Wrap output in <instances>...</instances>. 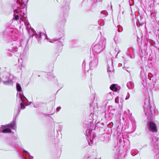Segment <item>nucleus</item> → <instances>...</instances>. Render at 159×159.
<instances>
[{"instance_id":"25","label":"nucleus","mask_w":159,"mask_h":159,"mask_svg":"<svg viewBox=\"0 0 159 159\" xmlns=\"http://www.w3.org/2000/svg\"><path fill=\"white\" fill-rule=\"evenodd\" d=\"M115 102H116V99H115Z\"/></svg>"},{"instance_id":"6","label":"nucleus","mask_w":159,"mask_h":159,"mask_svg":"<svg viewBox=\"0 0 159 159\" xmlns=\"http://www.w3.org/2000/svg\"><path fill=\"white\" fill-rule=\"evenodd\" d=\"M18 146L19 148H17L16 151L19 157L22 159H33V157L31 156L28 151L22 148L20 149V146L19 145ZM21 148H22L21 147Z\"/></svg>"},{"instance_id":"23","label":"nucleus","mask_w":159,"mask_h":159,"mask_svg":"<svg viewBox=\"0 0 159 159\" xmlns=\"http://www.w3.org/2000/svg\"><path fill=\"white\" fill-rule=\"evenodd\" d=\"M53 114V113H52V114H49V115H52V114Z\"/></svg>"},{"instance_id":"3","label":"nucleus","mask_w":159,"mask_h":159,"mask_svg":"<svg viewBox=\"0 0 159 159\" xmlns=\"http://www.w3.org/2000/svg\"><path fill=\"white\" fill-rule=\"evenodd\" d=\"M31 30L32 32V34H30V31L28 30V33L29 35V38L27 41V43L28 42L30 38L33 37L34 36H35V37L37 39L39 43H40L41 42L42 36H44L45 39H47L48 41L51 43H53V42H52L50 39L48 38L46 34H44V33L41 32H39L37 34L33 28L31 29Z\"/></svg>"},{"instance_id":"1","label":"nucleus","mask_w":159,"mask_h":159,"mask_svg":"<svg viewBox=\"0 0 159 159\" xmlns=\"http://www.w3.org/2000/svg\"><path fill=\"white\" fill-rule=\"evenodd\" d=\"M13 32L12 29L8 27L4 31L0 33V36H2L4 40L10 42V45L11 46L7 50V55L10 57L12 56L11 52L14 53L17 52L18 47L20 45V40L17 36L12 34Z\"/></svg>"},{"instance_id":"18","label":"nucleus","mask_w":159,"mask_h":159,"mask_svg":"<svg viewBox=\"0 0 159 159\" xmlns=\"http://www.w3.org/2000/svg\"><path fill=\"white\" fill-rule=\"evenodd\" d=\"M61 109V107L59 106L57 107L56 108V111L57 112H58Z\"/></svg>"},{"instance_id":"5","label":"nucleus","mask_w":159,"mask_h":159,"mask_svg":"<svg viewBox=\"0 0 159 159\" xmlns=\"http://www.w3.org/2000/svg\"><path fill=\"white\" fill-rule=\"evenodd\" d=\"M16 126V120H13L10 123L6 125H2L1 126V128H3L8 130L7 132L5 133H12L11 138L13 139H17L18 138L16 134L12 132L11 129H14Z\"/></svg>"},{"instance_id":"19","label":"nucleus","mask_w":159,"mask_h":159,"mask_svg":"<svg viewBox=\"0 0 159 159\" xmlns=\"http://www.w3.org/2000/svg\"><path fill=\"white\" fill-rule=\"evenodd\" d=\"M21 2H20V3H21L22 4V6H24V7H25V5L24 4V1L23 0H21Z\"/></svg>"},{"instance_id":"26","label":"nucleus","mask_w":159,"mask_h":159,"mask_svg":"<svg viewBox=\"0 0 159 159\" xmlns=\"http://www.w3.org/2000/svg\"><path fill=\"white\" fill-rule=\"evenodd\" d=\"M26 29H27V26L26 27Z\"/></svg>"},{"instance_id":"2","label":"nucleus","mask_w":159,"mask_h":159,"mask_svg":"<svg viewBox=\"0 0 159 159\" xmlns=\"http://www.w3.org/2000/svg\"><path fill=\"white\" fill-rule=\"evenodd\" d=\"M17 98V99L16 100V103L15 106L14 113L13 119V120H16L17 117L20 113V110L24 109L25 108L26 105L25 104L27 102H21V99L20 97Z\"/></svg>"},{"instance_id":"8","label":"nucleus","mask_w":159,"mask_h":159,"mask_svg":"<svg viewBox=\"0 0 159 159\" xmlns=\"http://www.w3.org/2000/svg\"><path fill=\"white\" fill-rule=\"evenodd\" d=\"M13 76L9 73H5L2 78V81L3 83L5 85H10L13 84L12 79Z\"/></svg>"},{"instance_id":"13","label":"nucleus","mask_w":159,"mask_h":159,"mask_svg":"<svg viewBox=\"0 0 159 159\" xmlns=\"http://www.w3.org/2000/svg\"><path fill=\"white\" fill-rule=\"evenodd\" d=\"M46 76L50 80H52L53 78L55 79V76L52 73H48L47 74Z\"/></svg>"},{"instance_id":"24","label":"nucleus","mask_w":159,"mask_h":159,"mask_svg":"<svg viewBox=\"0 0 159 159\" xmlns=\"http://www.w3.org/2000/svg\"><path fill=\"white\" fill-rule=\"evenodd\" d=\"M28 24L29 25H30V23L29 22H28Z\"/></svg>"},{"instance_id":"22","label":"nucleus","mask_w":159,"mask_h":159,"mask_svg":"<svg viewBox=\"0 0 159 159\" xmlns=\"http://www.w3.org/2000/svg\"><path fill=\"white\" fill-rule=\"evenodd\" d=\"M40 75H38V77H40Z\"/></svg>"},{"instance_id":"12","label":"nucleus","mask_w":159,"mask_h":159,"mask_svg":"<svg viewBox=\"0 0 159 159\" xmlns=\"http://www.w3.org/2000/svg\"><path fill=\"white\" fill-rule=\"evenodd\" d=\"M20 12H19V11H16V12H14L13 14V20H17L19 19V13Z\"/></svg>"},{"instance_id":"16","label":"nucleus","mask_w":159,"mask_h":159,"mask_svg":"<svg viewBox=\"0 0 159 159\" xmlns=\"http://www.w3.org/2000/svg\"><path fill=\"white\" fill-rule=\"evenodd\" d=\"M8 130L6 129H3V128H1L0 127V133H5V132H7Z\"/></svg>"},{"instance_id":"10","label":"nucleus","mask_w":159,"mask_h":159,"mask_svg":"<svg viewBox=\"0 0 159 159\" xmlns=\"http://www.w3.org/2000/svg\"><path fill=\"white\" fill-rule=\"evenodd\" d=\"M149 128L150 130L153 132H157V128L156 124L153 121H150L149 124Z\"/></svg>"},{"instance_id":"7","label":"nucleus","mask_w":159,"mask_h":159,"mask_svg":"<svg viewBox=\"0 0 159 159\" xmlns=\"http://www.w3.org/2000/svg\"><path fill=\"white\" fill-rule=\"evenodd\" d=\"M16 89L17 91L18 92H20L19 93H18V92L17 93L16 100L17 99V98L19 97H20L21 99V102H28V100L25 97V96L23 94V92L22 91V88L21 87L20 84L18 83H16Z\"/></svg>"},{"instance_id":"14","label":"nucleus","mask_w":159,"mask_h":159,"mask_svg":"<svg viewBox=\"0 0 159 159\" xmlns=\"http://www.w3.org/2000/svg\"><path fill=\"white\" fill-rule=\"evenodd\" d=\"M116 84H113L110 87V89L114 92H116L118 90L116 86Z\"/></svg>"},{"instance_id":"17","label":"nucleus","mask_w":159,"mask_h":159,"mask_svg":"<svg viewBox=\"0 0 159 159\" xmlns=\"http://www.w3.org/2000/svg\"><path fill=\"white\" fill-rule=\"evenodd\" d=\"M11 141L10 142V144L15 146V147H17L16 144L14 143V140H10Z\"/></svg>"},{"instance_id":"21","label":"nucleus","mask_w":159,"mask_h":159,"mask_svg":"<svg viewBox=\"0 0 159 159\" xmlns=\"http://www.w3.org/2000/svg\"><path fill=\"white\" fill-rule=\"evenodd\" d=\"M34 107H35V108H36L37 107L36 106H35V105H34Z\"/></svg>"},{"instance_id":"4","label":"nucleus","mask_w":159,"mask_h":159,"mask_svg":"<svg viewBox=\"0 0 159 159\" xmlns=\"http://www.w3.org/2000/svg\"><path fill=\"white\" fill-rule=\"evenodd\" d=\"M64 2L65 4L62 8L60 15V19L63 22L66 21L65 18L68 16L70 10V0H66Z\"/></svg>"},{"instance_id":"9","label":"nucleus","mask_w":159,"mask_h":159,"mask_svg":"<svg viewBox=\"0 0 159 159\" xmlns=\"http://www.w3.org/2000/svg\"><path fill=\"white\" fill-rule=\"evenodd\" d=\"M22 5V4H21L19 0H16V2H14L12 4L11 8L13 10V12L15 13V12L17 11L22 12V8L21 7Z\"/></svg>"},{"instance_id":"11","label":"nucleus","mask_w":159,"mask_h":159,"mask_svg":"<svg viewBox=\"0 0 159 159\" xmlns=\"http://www.w3.org/2000/svg\"><path fill=\"white\" fill-rule=\"evenodd\" d=\"M61 38H60L58 39H55L54 41H57V43L58 44L59 47L58 48V49L59 50L58 51V52H60L61 51L62 49V46H63L62 42L61 41H60L61 39Z\"/></svg>"},{"instance_id":"20","label":"nucleus","mask_w":159,"mask_h":159,"mask_svg":"<svg viewBox=\"0 0 159 159\" xmlns=\"http://www.w3.org/2000/svg\"><path fill=\"white\" fill-rule=\"evenodd\" d=\"M22 13V14H23V15L24 16L25 15V13L24 12H23V11H22V12H21Z\"/></svg>"},{"instance_id":"15","label":"nucleus","mask_w":159,"mask_h":159,"mask_svg":"<svg viewBox=\"0 0 159 159\" xmlns=\"http://www.w3.org/2000/svg\"><path fill=\"white\" fill-rule=\"evenodd\" d=\"M46 103L42 102H38L36 103V106L38 107H42L43 105H45Z\"/></svg>"}]
</instances>
